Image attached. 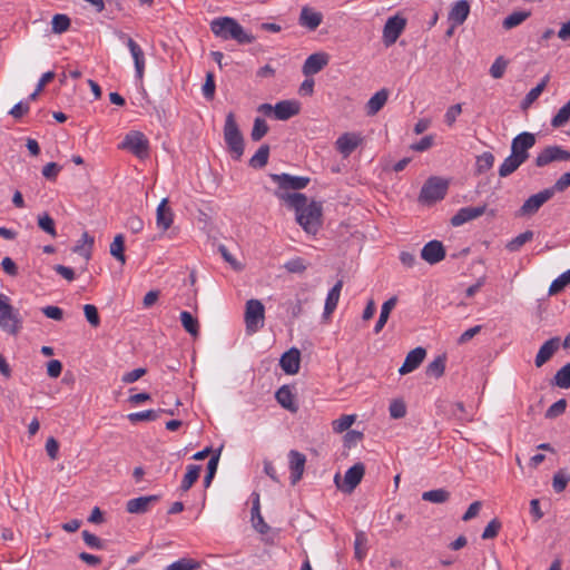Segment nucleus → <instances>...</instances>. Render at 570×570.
<instances>
[{"mask_svg":"<svg viewBox=\"0 0 570 570\" xmlns=\"http://www.w3.org/2000/svg\"><path fill=\"white\" fill-rule=\"evenodd\" d=\"M328 63V56L324 52H316L307 57L302 71L306 77L320 72Z\"/></svg>","mask_w":570,"mask_h":570,"instance_id":"obj_18","label":"nucleus"},{"mask_svg":"<svg viewBox=\"0 0 570 570\" xmlns=\"http://www.w3.org/2000/svg\"><path fill=\"white\" fill-rule=\"evenodd\" d=\"M299 112V104L295 100H282L274 106V115L278 120H287Z\"/></svg>","mask_w":570,"mask_h":570,"instance_id":"obj_25","label":"nucleus"},{"mask_svg":"<svg viewBox=\"0 0 570 570\" xmlns=\"http://www.w3.org/2000/svg\"><path fill=\"white\" fill-rule=\"evenodd\" d=\"M83 313L91 326L97 327L100 324L98 309L95 305L86 304L83 306Z\"/></svg>","mask_w":570,"mask_h":570,"instance_id":"obj_62","label":"nucleus"},{"mask_svg":"<svg viewBox=\"0 0 570 570\" xmlns=\"http://www.w3.org/2000/svg\"><path fill=\"white\" fill-rule=\"evenodd\" d=\"M507 67H508V60H505L502 56H500L494 60V62L490 67V75L494 79H500L503 77Z\"/></svg>","mask_w":570,"mask_h":570,"instance_id":"obj_55","label":"nucleus"},{"mask_svg":"<svg viewBox=\"0 0 570 570\" xmlns=\"http://www.w3.org/2000/svg\"><path fill=\"white\" fill-rule=\"evenodd\" d=\"M549 80H550V76L546 75L541 79V81L525 95L523 105L529 106V105L533 104L539 98V96L542 94V91L546 89Z\"/></svg>","mask_w":570,"mask_h":570,"instance_id":"obj_42","label":"nucleus"},{"mask_svg":"<svg viewBox=\"0 0 570 570\" xmlns=\"http://www.w3.org/2000/svg\"><path fill=\"white\" fill-rule=\"evenodd\" d=\"M567 409V401L564 399H560L554 402L546 412L547 419H556L564 413Z\"/></svg>","mask_w":570,"mask_h":570,"instance_id":"obj_57","label":"nucleus"},{"mask_svg":"<svg viewBox=\"0 0 570 570\" xmlns=\"http://www.w3.org/2000/svg\"><path fill=\"white\" fill-rule=\"evenodd\" d=\"M269 130V127L265 119L256 117L254 119L253 128L250 131V138L253 141H259Z\"/></svg>","mask_w":570,"mask_h":570,"instance_id":"obj_45","label":"nucleus"},{"mask_svg":"<svg viewBox=\"0 0 570 570\" xmlns=\"http://www.w3.org/2000/svg\"><path fill=\"white\" fill-rule=\"evenodd\" d=\"M425 355L426 351L423 347H415L414 350L410 351L405 357L404 363L399 368V373L401 375H405L413 372L421 365L425 358Z\"/></svg>","mask_w":570,"mask_h":570,"instance_id":"obj_19","label":"nucleus"},{"mask_svg":"<svg viewBox=\"0 0 570 570\" xmlns=\"http://www.w3.org/2000/svg\"><path fill=\"white\" fill-rule=\"evenodd\" d=\"M365 473V466L363 463H356L353 466H351L344 475V480L342 483H340L338 479L340 475H335V483L338 489H341L343 492L351 493L354 491V489L361 483L363 476Z\"/></svg>","mask_w":570,"mask_h":570,"instance_id":"obj_10","label":"nucleus"},{"mask_svg":"<svg viewBox=\"0 0 570 570\" xmlns=\"http://www.w3.org/2000/svg\"><path fill=\"white\" fill-rule=\"evenodd\" d=\"M450 492L445 489H435L425 491L422 494V499L432 503H444L449 500Z\"/></svg>","mask_w":570,"mask_h":570,"instance_id":"obj_43","label":"nucleus"},{"mask_svg":"<svg viewBox=\"0 0 570 570\" xmlns=\"http://www.w3.org/2000/svg\"><path fill=\"white\" fill-rule=\"evenodd\" d=\"M535 144V136L531 132H521L512 139L511 154L515 155L522 161L529 158V149Z\"/></svg>","mask_w":570,"mask_h":570,"instance_id":"obj_11","label":"nucleus"},{"mask_svg":"<svg viewBox=\"0 0 570 570\" xmlns=\"http://www.w3.org/2000/svg\"><path fill=\"white\" fill-rule=\"evenodd\" d=\"M271 179L277 184V189L274 191V195L285 202L289 206V200L286 198L287 196L292 197L295 193H291L289 190H301L305 188L308 183V177L303 176H292L289 174H272Z\"/></svg>","mask_w":570,"mask_h":570,"instance_id":"obj_4","label":"nucleus"},{"mask_svg":"<svg viewBox=\"0 0 570 570\" xmlns=\"http://www.w3.org/2000/svg\"><path fill=\"white\" fill-rule=\"evenodd\" d=\"M563 160H570V151L564 150L560 146H548L537 156L535 165L543 167L552 161Z\"/></svg>","mask_w":570,"mask_h":570,"instance_id":"obj_12","label":"nucleus"},{"mask_svg":"<svg viewBox=\"0 0 570 570\" xmlns=\"http://www.w3.org/2000/svg\"><path fill=\"white\" fill-rule=\"evenodd\" d=\"M55 78L53 71L45 72L39 79L35 91L29 96V100H36L39 94L43 90L45 86Z\"/></svg>","mask_w":570,"mask_h":570,"instance_id":"obj_59","label":"nucleus"},{"mask_svg":"<svg viewBox=\"0 0 570 570\" xmlns=\"http://www.w3.org/2000/svg\"><path fill=\"white\" fill-rule=\"evenodd\" d=\"M570 284V268L558 276L549 287V295L560 293L567 285Z\"/></svg>","mask_w":570,"mask_h":570,"instance_id":"obj_48","label":"nucleus"},{"mask_svg":"<svg viewBox=\"0 0 570 570\" xmlns=\"http://www.w3.org/2000/svg\"><path fill=\"white\" fill-rule=\"evenodd\" d=\"M406 21L404 18L394 16L387 19L383 29V40L386 46L393 45L402 31L404 30Z\"/></svg>","mask_w":570,"mask_h":570,"instance_id":"obj_13","label":"nucleus"},{"mask_svg":"<svg viewBox=\"0 0 570 570\" xmlns=\"http://www.w3.org/2000/svg\"><path fill=\"white\" fill-rule=\"evenodd\" d=\"M389 98V90L383 88L375 92L366 102V114L368 116L376 115L386 104Z\"/></svg>","mask_w":570,"mask_h":570,"instance_id":"obj_28","label":"nucleus"},{"mask_svg":"<svg viewBox=\"0 0 570 570\" xmlns=\"http://www.w3.org/2000/svg\"><path fill=\"white\" fill-rule=\"evenodd\" d=\"M174 222V213L170 207H168V199L164 198L157 209H156V225L157 228L161 232H166L169 229Z\"/></svg>","mask_w":570,"mask_h":570,"instance_id":"obj_22","label":"nucleus"},{"mask_svg":"<svg viewBox=\"0 0 570 570\" xmlns=\"http://www.w3.org/2000/svg\"><path fill=\"white\" fill-rule=\"evenodd\" d=\"M494 164V156L490 151H485L476 157V171L479 174L485 173L492 168Z\"/></svg>","mask_w":570,"mask_h":570,"instance_id":"obj_52","label":"nucleus"},{"mask_svg":"<svg viewBox=\"0 0 570 570\" xmlns=\"http://www.w3.org/2000/svg\"><path fill=\"white\" fill-rule=\"evenodd\" d=\"M158 500V495H146L130 499L126 503V510L131 514H142L146 513Z\"/></svg>","mask_w":570,"mask_h":570,"instance_id":"obj_17","label":"nucleus"},{"mask_svg":"<svg viewBox=\"0 0 570 570\" xmlns=\"http://www.w3.org/2000/svg\"><path fill=\"white\" fill-rule=\"evenodd\" d=\"M462 112V105L455 104L448 108L445 115H444V121L448 126H453L456 121L458 116Z\"/></svg>","mask_w":570,"mask_h":570,"instance_id":"obj_64","label":"nucleus"},{"mask_svg":"<svg viewBox=\"0 0 570 570\" xmlns=\"http://www.w3.org/2000/svg\"><path fill=\"white\" fill-rule=\"evenodd\" d=\"M323 21V14L320 11H316L315 9L304 6L301 10L299 17H298V23L299 26L314 31L316 30Z\"/></svg>","mask_w":570,"mask_h":570,"instance_id":"obj_15","label":"nucleus"},{"mask_svg":"<svg viewBox=\"0 0 570 570\" xmlns=\"http://www.w3.org/2000/svg\"><path fill=\"white\" fill-rule=\"evenodd\" d=\"M445 355L436 356L428 366L426 375L439 379L444 374L445 371Z\"/></svg>","mask_w":570,"mask_h":570,"instance_id":"obj_40","label":"nucleus"},{"mask_svg":"<svg viewBox=\"0 0 570 570\" xmlns=\"http://www.w3.org/2000/svg\"><path fill=\"white\" fill-rule=\"evenodd\" d=\"M554 383L561 389L570 387V362L556 373Z\"/></svg>","mask_w":570,"mask_h":570,"instance_id":"obj_51","label":"nucleus"},{"mask_svg":"<svg viewBox=\"0 0 570 570\" xmlns=\"http://www.w3.org/2000/svg\"><path fill=\"white\" fill-rule=\"evenodd\" d=\"M531 16L530 11H514L509 14L502 22V27L507 30L520 26Z\"/></svg>","mask_w":570,"mask_h":570,"instance_id":"obj_39","label":"nucleus"},{"mask_svg":"<svg viewBox=\"0 0 570 570\" xmlns=\"http://www.w3.org/2000/svg\"><path fill=\"white\" fill-rule=\"evenodd\" d=\"M212 32L224 40L233 39L240 45H249L255 41V37L244 30V28L229 17L216 18L210 22Z\"/></svg>","mask_w":570,"mask_h":570,"instance_id":"obj_2","label":"nucleus"},{"mask_svg":"<svg viewBox=\"0 0 570 570\" xmlns=\"http://www.w3.org/2000/svg\"><path fill=\"white\" fill-rule=\"evenodd\" d=\"M355 414L342 415L337 420L333 421L334 432L342 433L344 431H347L351 428V425L355 422Z\"/></svg>","mask_w":570,"mask_h":570,"instance_id":"obj_53","label":"nucleus"},{"mask_svg":"<svg viewBox=\"0 0 570 570\" xmlns=\"http://www.w3.org/2000/svg\"><path fill=\"white\" fill-rule=\"evenodd\" d=\"M421 257L431 265L438 264L445 257V248L440 240H430L423 246Z\"/></svg>","mask_w":570,"mask_h":570,"instance_id":"obj_14","label":"nucleus"},{"mask_svg":"<svg viewBox=\"0 0 570 570\" xmlns=\"http://www.w3.org/2000/svg\"><path fill=\"white\" fill-rule=\"evenodd\" d=\"M224 140L228 151L235 160H239L244 155L245 142L244 137L236 122L234 112H228L224 124Z\"/></svg>","mask_w":570,"mask_h":570,"instance_id":"obj_3","label":"nucleus"},{"mask_svg":"<svg viewBox=\"0 0 570 570\" xmlns=\"http://www.w3.org/2000/svg\"><path fill=\"white\" fill-rule=\"evenodd\" d=\"M360 135L346 132L336 140V149L345 157L350 156L361 144Z\"/></svg>","mask_w":570,"mask_h":570,"instance_id":"obj_23","label":"nucleus"},{"mask_svg":"<svg viewBox=\"0 0 570 570\" xmlns=\"http://www.w3.org/2000/svg\"><path fill=\"white\" fill-rule=\"evenodd\" d=\"M200 471H202L200 465H196V464L188 465L187 472L184 475L181 484H180V490L184 492L188 491L194 485V483L198 480Z\"/></svg>","mask_w":570,"mask_h":570,"instance_id":"obj_36","label":"nucleus"},{"mask_svg":"<svg viewBox=\"0 0 570 570\" xmlns=\"http://www.w3.org/2000/svg\"><path fill=\"white\" fill-rule=\"evenodd\" d=\"M252 522L253 527L259 532V533H266L269 530V527L265 523L261 510H259V497L256 494V498L253 502L252 507Z\"/></svg>","mask_w":570,"mask_h":570,"instance_id":"obj_33","label":"nucleus"},{"mask_svg":"<svg viewBox=\"0 0 570 570\" xmlns=\"http://www.w3.org/2000/svg\"><path fill=\"white\" fill-rule=\"evenodd\" d=\"M289 460V470H291V481L292 484H295L302 479L306 456L298 451L291 450L288 453Z\"/></svg>","mask_w":570,"mask_h":570,"instance_id":"obj_21","label":"nucleus"},{"mask_svg":"<svg viewBox=\"0 0 570 570\" xmlns=\"http://www.w3.org/2000/svg\"><path fill=\"white\" fill-rule=\"evenodd\" d=\"M396 297H391L390 299H387L386 302L383 303L382 307H381V313H380V317L375 324V327H374V332L377 334L380 333L383 327L385 326L387 320H389V316H390V313L391 311L395 307L396 305Z\"/></svg>","mask_w":570,"mask_h":570,"instance_id":"obj_32","label":"nucleus"},{"mask_svg":"<svg viewBox=\"0 0 570 570\" xmlns=\"http://www.w3.org/2000/svg\"><path fill=\"white\" fill-rule=\"evenodd\" d=\"M160 413H165V410H146L141 412H135L128 414V420L131 423H137L141 421H155L159 417ZM168 413L171 415L174 414L173 411H168Z\"/></svg>","mask_w":570,"mask_h":570,"instance_id":"obj_34","label":"nucleus"},{"mask_svg":"<svg viewBox=\"0 0 570 570\" xmlns=\"http://www.w3.org/2000/svg\"><path fill=\"white\" fill-rule=\"evenodd\" d=\"M70 18L66 14L57 13L53 16L51 26H52V32L55 33H62L66 32L70 27Z\"/></svg>","mask_w":570,"mask_h":570,"instance_id":"obj_49","label":"nucleus"},{"mask_svg":"<svg viewBox=\"0 0 570 570\" xmlns=\"http://www.w3.org/2000/svg\"><path fill=\"white\" fill-rule=\"evenodd\" d=\"M277 402L286 410L296 412L297 406L294 403V396L291 389L286 385L279 387L275 394Z\"/></svg>","mask_w":570,"mask_h":570,"instance_id":"obj_31","label":"nucleus"},{"mask_svg":"<svg viewBox=\"0 0 570 570\" xmlns=\"http://www.w3.org/2000/svg\"><path fill=\"white\" fill-rule=\"evenodd\" d=\"M533 238L532 230H525L519 234L517 237L512 238L507 244V249L510 252H518L525 243L530 242Z\"/></svg>","mask_w":570,"mask_h":570,"instance_id":"obj_46","label":"nucleus"},{"mask_svg":"<svg viewBox=\"0 0 570 570\" xmlns=\"http://www.w3.org/2000/svg\"><path fill=\"white\" fill-rule=\"evenodd\" d=\"M448 190V181L439 177H431L423 185L420 199L426 203L443 199Z\"/></svg>","mask_w":570,"mask_h":570,"instance_id":"obj_8","label":"nucleus"},{"mask_svg":"<svg viewBox=\"0 0 570 570\" xmlns=\"http://www.w3.org/2000/svg\"><path fill=\"white\" fill-rule=\"evenodd\" d=\"M94 237L90 236L87 232H85L81 238L73 247V252L81 255L86 262H88L91 257V249L94 246Z\"/></svg>","mask_w":570,"mask_h":570,"instance_id":"obj_30","label":"nucleus"},{"mask_svg":"<svg viewBox=\"0 0 570 570\" xmlns=\"http://www.w3.org/2000/svg\"><path fill=\"white\" fill-rule=\"evenodd\" d=\"M570 119V108L564 105L562 106L559 111L556 114V116L551 120V126L554 128L562 127L566 125Z\"/></svg>","mask_w":570,"mask_h":570,"instance_id":"obj_56","label":"nucleus"},{"mask_svg":"<svg viewBox=\"0 0 570 570\" xmlns=\"http://www.w3.org/2000/svg\"><path fill=\"white\" fill-rule=\"evenodd\" d=\"M120 148L127 149L138 158L144 159L148 156L149 142L142 132L130 131L125 136Z\"/></svg>","mask_w":570,"mask_h":570,"instance_id":"obj_7","label":"nucleus"},{"mask_svg":"<svg viewBox=\"0 0 570 570\" xmlns=\"http://www.w3.org/2000/svg\"><path fill=\"white\" fill-rule=\"evenodd\" d=\"M220 451H222V449H219L215 454H213L207 463V473L204 478V485L206 488H208L210 485V483L217 472Z\"/></svg>","mask_w":570,"mask_h":570,"instance_id":"obj_47","label":"nucleus"},{"mask_svg":"<svg viewBox=\"0 0 570 570\" xmlns=\"http://www.w3.org/2000/svg\"><path fill=\"white\" fill-rule=\"evenodd\" d=\"M215 78L212 72H207L205 83L203 85V95L206 99L212 100L215 96Z\"/></svg>","mask_w":570,"mask_h":570,"instance_id":"obj_63","label":"nucleus"},{"mask_svg":"<svg viewBox=\"0 0 570 570\" xmlns=\"http://www.w3.org/2000/svg\"><path fill=\"white\" fill-rule=\"evenodd\" d=\"M559 337H552L542 344L534 360L537 367H541L553 356V354L559 348Z\"/></svg>","mask_w":570,"mask_h":570,"instance_id":"obj_26","label":"nucleus"},{"mask_svg":"<svg viewBox=\"0 0 570 570\" xmlns=\"http://www.w3.org/2000/svg\"><path fill=\"white\" fill-rule=\"evenodd\" d=\"M125 252V237L121 234L115 236L110 244V254L121 264L126 263Z\"/></svg>","mask_w":570,"mask_h":570,"instance_id":"obj_41","label":"nucleus"},{"mask_svg":"<svg viewBox=\"0 0 570 570\" xmlns=\"http://www.w3.org/2000/svg\"><path fill=\"white\" fill-rule=\"evenodd\" d=\"M570 482V473L563 469L558 470L552 478V488L557 493H561L566 490Z\"/></svg>","mask_w":570,"mask_h":570,"instance_id":"obj_44","label":"nucleus"},{"mask_svg":"<svg viewBox=\"0 0 570 570\" xmlns=\"http://www.w3.org/2000/svg\"><path fill=\"white\" fill-rule=\"evenodd\" d=\"M284 268L288 273L303 274L307 268V264H306L305 259H303L302 257H295V258L287 261L284 264Z\"/></svg>","mask_w":570,"mask_h":570,"instance_id":"obj_54","label":"nucleus"},{"mask_svg":"<svg viewBox=\"0 0 570 570\" xmlns=\"http://www.w3.org/2000/svg\"><path fill=\"white\" fill-rule=\"evenodd\" d=\"M343 287V282L338 281L328 292L325 306H324V316H330L336 308L341 291Z\"/></svg>","mask_w":570,"mask_h":570,"instance_id":"obj_29","label":"nucleus"},{"mask_svg":"<svg viewBox=\"0 0 570 570\" xmlns=\"http://www.w3.org/2000/svg\"><path fill=\"white\" fill-rule=\"evenodd\" d=\"M279 365L286 374L294 375L298 373L301 365L299 351L293 347L285 352L279 360Z\"/></svg>","mask_w":570,"mask_h":570,"instance_id":"obj_20","label":"nucleus"},{"mask_svg":"<svg viewBox=\"0 0 570 570\" xmlns=\"http://www.w3.org/2000/svg\"><path fill=\"white\" fill-rule=\"evenodd\" d=\"M487 206H475V207H463L456 212V214L451 218V224L455 227L461 226L470 220H473L485 213Z\"/></svg>","mask_w":570,"mask_h":570,"instance_id":"obj_16","label":"nucleus"},{"mask_svg":"<svg viewBox=\"0 0 570 570\" xmlns=\"http://www.w3.org/2000/svg\"><path fill=\"white\" fill-rule=\"evenodd\" d=\"M554 195V189L546 188L538 194L530 196L519 208L517 216L525 217L534 215Z\"/></svg>","mask_w":570,"mask_h":570,"instance_id":"obj_9","label":"nucleus"},{"mask_svg":"<svg viewBox=\"0 0 570 570\" xmlns=\"http://www.w3.org/2000/svg\"><path fill=\"white\" fill-rule=\"evenodd\" d=\"M501 529V522L498 519L491 520L482 532L483 540H490L498 535Z\"/></svg>","mask_w":570,"mask_h":570,"instance_id":"obj_60","label":"nucleus"},{"mask_svg":"<svg viewBox=\"0 0 570 570\" xmlns=\"http://www.w3.org/2000/svg\"><path fill=\"white\" fill-rule=\"evenodd\" d=\"M38 226L49 235L56 236L55 222L48 214L39 216Z\"/></svg>","mask_w":570,"mask_h":570,"instance_id":"obj_61","label":"nucleus"},{"mask_svg":"<svg viewBox=\"0 0 570 570\" xmlns=\"http://www.w3.org/2000/svg\"><path fill=\"white\" fill-rule=\"evenodd\" d=\"M269 157V146L262 145L254 156L249 159V166L253 168H263L267 165Z\"/></svg>","mask_w":570,"mask_h":570,"instance_id":"obj_38","label":"nucleus"},{"mask_svg":"<svg viewBox=\"0 0 570 570\" xmlns=\"http://www.w3.org/2000/svg\"><path fill=\"white\" fill-rule=\"evenodd\" d=\"M23 320L18 309L10 304V298L0 293V328L10 334L18 335L21 331Z\"/></svg>","mask_w":570,"mask_h":570,"instance_id":"obj_5","label":"nucleus"},{"mask_svg":"<svg viewBox=\"0 0 570 570\" xmlns=\"http://www.w3.org/2000/svg\"><path fill=\"white\" fill-rule=\"evenodd\" d=\"M524 161L518 158L515 155L511 154L509 157L504 159L499 168L500 177H508L512 173H514Z\"/></svg>","mask_w":570,"mask_h":570,"instance_id":"obj_37","label":"nucleus"},{"mask_svg":"<svg viewBox=\"0 0 570 570\" xmlns=\"http://www.w3.org/2000/svg\"><path fill=\"white\" fill-rule=\"evenodd\" d=\"M200 567V563L194 559L181 558L171 564H169L165 570H196Z\"/></svg>","mask_w":570,"mask_h":570,"instance_id":"obj_50","label":"nucleus"},{"mask_svg":"<svg viewBox=\"0 0 570 570\" xmlns=\"http://www.w3.org/2000/svg\"><path fill=\"white\" fill-rule=\"evenodd\" d=\"M128 49L134 59L136 77L138 79H142L145 71V53L141 47L135 40H130L128 42Z\"/></svg>","mask_w":570,"mask_h":570,"instance_id":"obj_27","label":"nucleus"},{"mask_svg":"<svg viewBox=\"0 0 570 570\" xmlns=\"http://www.w3.org/2000/svg\"><path fill=\"white\" fill-rule=\"evenodd\" d=\"M390 416L392 419H402L406 414L405 403L401 400H394L389 407Z\"/></svg>","mask_w":570,"mask_h":570,"instance_id":"obj_58","label":"nucleus"},{"mask_svg":"<svg viewBox=\"0 0 570 570\" xmlns=\"http://www.w3.org/2000/svg\"><path fill=\"white\" fill-rule=\"evenodd\" d=\"M265 322V307L259 299H248L245 305V325L248 334L258 332Z\"/></svg>","mask_w":570,"mask_h":570,"instance_id":"obj_6","label":"nucleus"},{"mask_svg":"<svg viewBox=\"0 0 570 570\" xmlns=\"http://www.w3.org/2000/svg\"><path fill=\"white\" fill-rule=\"evenodd\" d=\"M179 317L185 331L189 333L193 337H197L199 335L198 320L187 311H183Z\"/></svg>","mask_w":570,"mask_h":570,"instance_id":"obj_35","label":"nucleus"},{"mask_svg":"<svg viewBox=\"0 0 570 570\" xmlns=\"http://www.w3.org/2000/svg\"><path fill=\"white\" fill-rule=\"evenodd\" d=\"M289 200V207L296 212V220L302 228L312 235H315L321 227L322 205L312 202L307 205V198L303 194H294L286 197Z\"/></svg>","mask_w":570,"mask_h":570,"instance_id":"obj_1","label":"nucleus"},{"mask_svg":"<svg viewBox=\"0 0 570 570\" xmlns=\"http://www.w3.org/2000/svg\"><path fill=\"white\" fill-rule=\"evenodd\" d=\"M470 13V4L466 0L454 2L449 11L448 19L453 27L462 24Z\"/></svg>","mask_w":570,"mask_h":570,"instance_id":"obj_24","label":"nucleus"}]
</instances>
